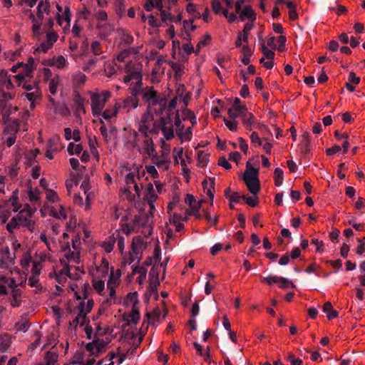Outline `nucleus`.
I'll use <instances>...</instances> for the list:
<instances>
[{
  "instance_id": "f257e3e1",
  "label": "nucleus",
  "mask_w": 365,
  "mask_h": 365,
  "mask_svg": "<svg viewBox=\"0 0 365 365\" xmlns=\"http://www.w3.org/2000/svg\"><path fill=\"white\" fill-rule=\"evenodd\" d=\"M125 133L123 136L124 147L130 150H135L143 157L146 153L152 151L154 145L152 138L149 135L140 133L134 129H125Z\"/></svg>"
},
{
  "instance_id": "f03ea898",
  "label": "nucleus",
  "mask_w": 365,
  "mask_h": 365,
  "mask_svg": "<svg viewBox=\"0 0 365 365\" xmlns=\"http://www.w3.org/2000/svg\"><path fill=\"white\" fill-rule=\"evenodd\" d=\"M36 211V207H31L30 205L25 204L24 208L6 224V230L9 232H14L16 230L23 227L33 232L35 229L34 214Z\"/></svg>"
},
{
  "instance_id": "7ed1b4c3",
  "label": "nucleus",
  "mask_w": 365,
  "mask_h": 365,
  "mask_svg": "<svg viewBox=\"0 0 365 365\" xmlns=\"http://www.w3.org/2000/svg\"><path fill=\"white\" fill-rule=\"evenodd\" d=\"M50 14V2L48 0L41 1L37 6V14L35 16L33 13L30 14L29 18L33 22L31 28L34 37L40 36L41 21L44 19L45 15L48 16Z\"/></svg>"
},
{
  "instance_id": "20e7f679",
  "label": "nucleus",
  "mask_w": 365,
  "mask_h": 365,
  "mask_svg": "<svg viewBox=\"0 0 365 365\" xmlns=\"http://www.w3.org/2000/svg\"><path fill=\"white\" fill-rule=\"evenodd\" d=\"M126 75L123 78V82L128 83L130 81V85L138 86L141 88L143 77L141 74V65L136 61H129L125 67Z\"/></svg>"
},
{
  "instance_id": "39448f33",
  "label": "nucleus",
  "mask_w": 365,
  "mask_h": 365,
  "mask_svg": "<svg viewBox=\"0 0 365 365\" xmlns=\"http://www.w3.org/2000/svg\"><path fill=\"white\" fill-rule=\"evenodd\" d=\"M93 306V299H88L86 302H80L76 307L77 315L69 322L71 327L76 328L87 324L88 322L87 314L92 310Z\"/></svg>"
},
{
  "instance_id": "423d86ee",
  "label": "nucleus",
  "mask_w": 365,
  "mask_h": 365,
  "mask_svg": "<svg viewBox=\"0 0 365 365\" xmlns=\"http://www.w3.org/2000/svg\"><path fill=\"white\" fill-rule=\"evenodd\" d=\"M110 96L111 93L109 91H103L101 93L90 91L91 111L94 116L101 114Z\"/></svg>"
},
{
  "instance_id": "0eeeda50",
  "label": "nucleus",
  "mask_w": 365,
  "mask_h": 365,
  "mask_svg": "<svg viewBox=\"0 0 365 365\" xmlns=\"http://www.w3.org/2000/svg\"><path fill=\"white\" fill-rule=\"evenodd\" d=\"M139 91L140 88H138V86L130 85L129 92L131 96L115 100L117 103L120 104V110L129 113L131 110L137 108L139 106V99L138 98Z\"/></svg>"
},
{
  "instance_id": "6e6552de",
  "label": "nucleus",
  "mask_w": 365,
  "mask_h": 365,
  "mask_svg": "<svg viewBox=\"0 0 365 365\" xmlns=\"http://www.w3.org/2000/svg\"><path fill=\"white\" fill-rule=\"evenodd\" d=\"M258 170L254 168H250V163H247V170L244 173L243 180L249 190L253 195H256L259 190V181L257 178Z\"/></svg>"
},
{
  "instance_id": "1a4fd4ad",
  "label": "nucleus",
  "mask_w": 365,
  "mask_h": 365,
  "mask_svg": "<svg viewBox=\"0 0 365 365\" xmlns=\"http://www.w3.org/2000/svg\"><path fill=\"white\" fill-rule=\"evenodd\" d=\"M138 130L140 133L149 135L157 132L154 123V115L148 112H145L138 120Z\"/></svg>"
},
{
  "instance_id": "9d476101",
  "label": "nucleus",
  "mask_w": 365,
  "mask_h": 365,
  "mask_svg": "<svg viewBox=\"0 0 365 365\" xmlns=\"http://www.w3.org/2000/svg\"><path fill=\"white\" fill-rule=\"evenodd\" d=\"M21 69V71L18 74L14 76L15 83H16L18 86H20L22 82L26 79H31L33 78V73L36 69L34 58L31 57L29 58L27 63H23Z\"/></svg>"
},
{
  "instance_id": "9b49d317",
  "label": "nucleus",
  "mask_w": 365,
  "mask_h": 365,
  "mask_svg": "<svg viewBox=\"0 0 365 365\" xmlns=\"http://www.w3.org/2000/svg\"><path fill=\"white\" fill-rule=\"evenodd\" d=\"M2 99H0V121L6 123L9 116L11 113L12 107L6 103V101L11 100L14 97L13 92H3Z\"/></svg>"
},
{
  "instance_id": "f8f14e48",
  "label": "nucleus",
  "mask_w": 365,
  "mask_h": 365,
  "mask_svg": "<svg viewBox=\"0 0 365 365\" xmlns=\"http://www.w3.org/2000/svg\"><path fill=\"white\" fill-rule=\"evenodd\" d=\"M15 264V255L7 246L0 247V269L9 270Z\"/></svg>"
},
{
  "instance_id": "ddd939ff",
  "label": "nucleus",
  "mask_w": 365,
  "mask_h": 365,
  "mask_svg": "<svg viewBox=\"0 0 365 365\" xmlns=\"http://www.w3.org/2000/svg\"><path fill=\"white\" fill-rule=\"evenodd\" d=\"M147 108L145 112L155 114L156 115H161L164 113L165 108V97L161 95L153 99L150 103H147Z\"/></svg>"
},
{
  "instance_id": "4468645a",
  "label": "nucleus",
  "mask_w": 365,
  "mask_h": 365,
  "mask_svg": "<svg viewBox=\"0 0 365 365\" xmlns=\"http://www.w3.org/2000/svg\"><path fill=\"white\" fill-rule=\"evenodd\" d=\"M15 79L14 76L9 74L7 70L2 69L0 71V93L3 94L5 90L10 91L14 88Z\"/></svg>"
},
{
  "instance_id": "2eb2a0df",
  "label": "nucleus",
  "mask_w": 365,
  "mask_h": 365,
  "mask_svg": "<svg viewBox=\"0 0 365 365\" xmlns=\"http://www.w3.org/2000/svg\"><path fill=\"white\" fill-rule=\"evenodd\" d=\"M107 343L103 339H97L92 342L88 343L86 346V350L91 355L98 356L106 350Z\"/></svg>"
},
{
  "instance_id": "dca6fc26",
  "label": "nucleus",
  "mask_w": 365,
  "mask_h": 365,
  "mask_svg": "<svg viewBox=\"0 0 365 365\" xmlns=\"http://www.w3.org/2000/svg\"><path fill=\"white\" fill-rule=\"evenodd\" d=\"M172 118L162 116L160 119L161 130L164 138L166 140H170L174 137V130L173 128Z\"/></svg>"
},
{
  "instance_id": "f3484780",
  "label": "nucleus",
  "mask_w": 365,
  "mask_h": 365,
  "mask_svg": "<svg viewBox=\"0 0 365 365\" xmlns=\"http://www.w3.org/2000/svg\"><path fill=\"white\" fill-rule=\"evenodd\" d=\"M44 74L48 80V91L52 95H56L58 91V87L60 84V77L58 75L48 78L51 76V72L49 68H44Z\"/></svg>"
},
{
  "instance_id": "a211bd4d",
  "label": "nucleus",
  "mask_w": 365,
  "mask_h": 365,
  "mask_svg": "<svg viewBox=\"0 0 365 365\" xmlns=\"http://www.w3.org/2000/svg\"><path fill=\"white\" fill-rule=\"evenodd\" d=\"M58 359L57 349L52 348L45 353L43 358L38 362V365H56Z\"/></svg>"
},
{
  "instance_id": "6ab92c4d",
  "label": "nucleus",
  "mask_w": 365,
  "mask_h": 365,
  "mask_svg": "<svg viewBox=\"0 0 365 365\" xmlns=\"http://www.w3.org/2000/svg\"><path fill=\"white\" fill-rule=\"evenodd\" d=\"M139 94L141 95L142 99L145 104L150 103L153 99H155L162 94L154 89L153 86H146L140 88Z\"/></svg>"
},
{
  "instance_id": "aec40b11",
  "label": "nucleus",
  "mask_w": 365,
  "mask_h": 365,
  "mask_svg": "<svg viewBox=\"0 0 365 365\" xmlns=\"http://www.w3.org/2000/svg\"><path fill=\"white\" fill-rule=\"evenodd\" d=\"M152 150L149 153H146L144 158H150L153 163L158 168L164 167V170H168V164L165 158L158 155L154 145L152 147Z\"/></svg>"
},
{
  "instance_id": "412c9836",
  "label": "nucleus",
  "mask_w": 365,
  "mask_h": 365,
  "mask_svg": "<svg viewBox=\"0 0 365 365\" xmlns=\"http://www.w3.org/2000/svg\"><path fill=\"white\" fill-rule=\"evenodd\" d=\"M28 197L31 202V207H36V209L41 205V193L40 190L37 188H32L31 186L28 187Z\"/></svg>"
},
{
  "instance_id": "4be33fe9",
  "label": "nucleus",
  "mask_w": 365,
  "mask_h": 365,
  "mask_svg": "<svg viewBox=\"0 0 365 365\" xmlns=\"http://www.w3.org/2000/svg\"><path fill=\"white\" fill-rule=\"evenodd\" d=\"M120 110V106L115 101L113 106H109L106 110H103L100 115L104 119L109 120L113 117H115Z\"/></svg>"
},
{
  "instance_id": "5701e85b",
  "label": "nucleus",
  "mask_w": 365,
  "mask_h": 365,
  "mask_svg": "<svg viewBox=\"0 0 365 365\" xmlns=\"http://www.w3.org/2000/svg\"><path fill=\"white\" fill-rule=\"evenodd\" d=\"M71 10L69 6H66L64 8V11L63 14L61 15L60 14H57V22L60 26H63V21H66V25L64 28H67L70 26L71 22Z\"/></svg>"
},
{
  "instance_id": "b1692460",
  "label": "nucleus",
  "mask_w": 365,
  "mask_h": 365,
  "mask_svg": "<svg viewBox=\"0 0 365 365\" xmlns=\"http://www.w3.org/2000/svg\"><path fill=\"white\" fill-rule=\"evenodd\" d=\"M117 34L121 43L130 45L133 42V36L128 31L124 29L120 28L117 29Z\"/></svg>"
},
{
  "instance_id": "393cba45",
  "label": "nucleus",
  "mask_w": 365,
  "mask_h": 365,
  "mask_svg": "<svg viewBox=\"0 0 365 365\" xmlns=\"http://www.w3.org/2000/svg\"><path fill=\"white\" fill-rule=\"evenodd\" d=\"M115 282L111 278L110 279H108L107 283V288L109 291V297L106 299V300L104 302V303H106L108 305H110L112 304H115L116 299H115V287H117L115 285Z\"/></svg>"
},
{
  "instance_id": "a878e982",
  "label": "nucleus",
  "mask_w": 365,
  "mask_h": 365,
  "mask_svg": "<svg viewBox=\"0 0 365 365\" xmlns=\"http://www.w3.org/2000/svg\"><path fill=\"white\" fill-rule=\"evenodd\" d=\"M204 191L207 195L211 200V205L213 202L214 192H215V178H209L208 180H204L202 182Z\"/></svg>"
},
{
  "instance_id": "bb28decb",
  "label": "nucleus",
  "mask_w": 365,
  "mask_h": 365,
  "mask_svg": "<svg viewBox=\"0 0 365 365\" xmlns=\"http://www.w3.org/2000/svg\"><path fill=\"white\" fill-rule=\"evenodd\" d=\"M24 95L27 100L30 102V108L34 109L36 107V102L41 98V89L36 88L35 91L25 92Z\"/></svg>"
},
{
  "instance_id": "cd10ccee",
  "label": "nucleus",
  "mask_w": 365,
  "mask_h": 365,
  "mask_svg": "<svg viewBox=\"0 0 365 365\" xmlns=\"http://www.w3.org/2000/svg\"><path fill=\"white\" fill-rule=\"evenodd\" d=\"M97 27L99 30L100 38L103 40H106L113 31V26L106 23H98Z\"/></svg>"
},
{
  "instance_id": "c85d7f7f",
  "label": "nucleus",
  "mask_w": 365,
  "mask_h": 365,
  "mask_svg": "<svg viewBox=\"0 0 365 365\" xmlns=\"http://www.w3.org/2000/svg\"><path fill=\"white\" fill-rule=\"evenodd\" d=\"M73 102L76 107V112L80 115L81 114L86 113L84 107L85 99L79 94H75L73 97Z\"/></svg>"
},
{
  "instance_id": "c756f323",
  "label": "nucleus",
  "mask_w": 365,
  "mask_h": 365,
  "mask_svg": "<svg viewBox=\"0 0 365 365\" xmlns=\"http://www.w3.org/2000/svg\"><path fill=\"white\" fill-rule=\"evenodd\" d=\"M240 19L241 21H244L247 19L251 21H254L256 19V15L252 7L249 5H246L240 14Z\"/></svg>"
},
{
  "instance_id": "7c9ffc66",
  "label": "nucleus",
  "mask_w": 365,
  "mask_h": 365,
  "mask_svg": "<svg viewBox=\"0 0 365 365\" xmlns=\"http://www.w3.org/2000/svg\"><path fill=\"white\" fill-rule=\"evenodd\" d=\"M73 85L76 88L83 86L86 81V76L81 71H76L71 76Z\"/></svg>"
},
{
  "instance_id": "2f4dec72",
  "label": "nucleus",
  "mask_w": 365,
  "mask_h": 365,
  "mask_svg": "<svg viewBox=\"0 0 365 365\" xmlns=\"http://www.w3.org/2000/svg\"><path fill=\"white\" fill-rule=\"evenodd\" d=\"M11 344V336L7 334H0V352H5Z\"/></svg>"
},
{
  "instance_id": "473e14b6",
  "label": "nucleus",
  "mask_w": 365,
  "mask_h": 365,
  "mask_svg": "<svg viewBox=\"0 0 365 365\" xmlns=\"http://www.w3.org/2000/svg\"><path fill=\"white\" fill-rule=\"evenodd\" d=\"M51 215L59 220H66L67 215L65 209L59 205L56 207H53L51 210Z\"/></svg>"
},
{
  "instance_id": "72a5a7b5",
  "label": "nucleus",
  "mask_w": 365,
  "mask_h": 365,
  "mask_svg": "<svg viewBox=\"0 0 365 365\" xmlns=\"http://www.w3.org/2000/svg\"><path fill=\"white\" fill-rule=\"evenodd\" d=\"M140 319V313L137 306L133 307L131 311L128 314L126 318V321L128 324H136Z\"/></svg>"
},
{
  "instance_id": "f704fd0d",
  "label": "nucleus",
  "mask_w": 365,
  "mask_h": 365,
  "mask_svg": "<svg viewBox=\"0 0 365 365\" xmlns=\"http://www.w3.org/2000/svg\"><path fill=\"white\" fill-rule=\"evenodd\" d=\"M39 153L40 150L38 148H35L28 152L25 157L26 160V164L29 166L36 165L35 163H37L36 158Z\"/></svg>"
},
{
  "instance_id": "c9c22d12",
  "label": "nucleus",
  "mask_w": 365,
  "mask_h": 365,
  "mask_svg": "<svg viewBox=\"0 0 365 365\" xmlns=\"http://www.w3.org/2000/svg\"><path fill=\"white\" fill-rule=\"evenodd\" d=\"M11 305L13 307H18L21 305V291L19 289L14 288L11 291Z\"/></svg>"
},
{
  "instance_id": "e433bc0d",
  "label": "nucleus",
  "mask_w": 365,
  "mask_h": 365,
  "mask_svg": "<svg viewBox=\"0 0 365 365\" xmlns=\"http://www.w3.org/2000/svg\"><path fill=\"white\" fill-rule=\"evenodd\" d=\"M27 284L31 287H34L36 293L41 292L43 287L39 283V279L37 276H30L27 279Z\"/></svg>"
},
{
  "instance_id": "4c0bfd02",
  "label": "nucleus",
  "mask_w": 365,
  "mask_h": 365,
  "mask_svg": "<svg viewBox=\"0 0 365 365\" xmlns=\"http://www.w3.org/2000/svg\"><path fill=\"white\" fill-rule=\"evenodd\" d=\"M50 259L51 255L49 252L46 251H38L35 255L34 261L39 262L40 264H43V262H48Z\"/></svg>"
},
{
  "instance_id": "58836bf2",
  "label": "nucleus",
  "mask_w": 365,
  "mask_h": 365,
  "mask_svg": "<svg viewBox=\"0 0 365 365\" xmlns=\"http://www.w3.org/2000/svg\"><path fill=\"white\" fill-rule=\"evenodd\" d=\"M176 104L177 102L175 99L171 100L168 104L167 99L165 98V108L164 113H165L166 117L173 118V115L175 114V108Z\"/></svg>"
},
{
  "instance_id": "ea45409f",
  "label": "nucleus",
  "mask_w": 365,
  "mask_h": 365,
  "mask_svg": "<svg viewBox=\"0 0 365 365\" xmlns=\"http://www.w3.org/2000/svg\"><path fill=\"white\" fill-rule=\"evenodd\" d=\"M242 123L247 129L249 130H252V126L254 124L255 118L251 113H247V110L242 115Z\"/></svg>"
},
{
  "instance_id": "a19ab883",
  "label": "nucleus",
  "mask_w": 365,
  "mask_h": 365,
  "mask_svg": "<svg viewBox=\"0 0 365 365\" xmlns=\"http://www.w3.org/2000/svg\"><path fill=\"white\" fill-rule=\"evenodd\" d=\"M170 65L175 72V78L177 79L180 78L184 73V65L179 62H172Z\"/></svg>"
},
{
  "instance_id": "79ce46f5",
  "label": "nucleus",
  "mask_w": 365,
  "mask_h": 365,
  "mask_svg": "<svg viewBox=\"0 0 365 365\" xmlns=\"http://www.w3.org/2000/svg\"><path fill=\"white\" fill-rule=\"evenodd\" d=\"M322 308L323 311L327 314V317L329 319H331L337 317V312L333 309L331 302H325Z\"/></svg>"
},
{
  "instance_id": "37998d69",
  "label": "nucleus",
  "mask_w": 365,
  "mask_h": 365,
  "mask_svg": "<svg viewBox=\"0 0 365 365\" xmlns=\"http://www.w3.org/2000/svg\"><path fill=\"white\" fill-rule=\"evenodd\" d=\"M81 187L83 190L84 195H86L85 210H88L91 207V198H90L91 193L88 192V190H89L88 182H86V180H84L82 182Z\"/></svg>"
},
{
  "instance_id": "c03bdc74",
  "label": "nucleus",
  "mask_w": 365,
  "mask_h": 365,
  "mask_svg": "<svg viewBox=\"0 0 365 365\" xmlns=\"http://www.w3.org/2000/svg\"><path fill=\"white\" fill-rule=\"evenodd\" d=\"M242 63L245 65H248L250 62V57L252 55V51L248 46H244L242 47Z\"/></svg>"
},
{
  "instance_id": "a18cd8bd",
  "label": "nucleus",
  "mask_w": 365,
  "mask_h": 365,
  "mask_svg": "<svg viewBox=\"0 0 365 365\" xmlns=\"http://www.w3.org/2000/svg\"><path fill=\"white\" fill-rule=\"evenodd\" d=\"M30 80L31 79H26L21 85L26 92L35 91L36 88H40L36 81H31Z\"/></svg>"
},
{
  "instance_id": "49530a36",
  "label": "nucleus",
  "mask_w": 365,
  "mask_h": 365,
  "mask_svg": "<svg viewBox=\"0 0 365 365\" xmlns=\"http://www.w3.org/2000/svg\"><path fill=\"white\" fill-rule=\"evenodd\" d=\"M146 200L148 202H155L158 195L155 194L153 185L151 183H148L146 187Z\"/></svg>"
},
{
  "instance_id": "de8ad7c7",
  "label": "nucleus",
  "mask_w": 365,
  "mask_h": 365,
  "mask_svg": "<svg viewBox=\"0 0 365 365\" xmlns=\"http://www.w3.org/2000/svg\"><path fill=\"white\" fill-rule=\"evenodd\" d=\"M274 180L276 186L282 185L284 180V172L280 168H275L274 171Z\"/></svg>"
},
{
  "instance_id": "09e8293b",
  "label": "nucleus",
  "mask_w": 365,
  "mask_h": 365,
  "mask_svg": "<svg viewBox=\"0 0 365 365\" xmlns=\"http://www.w3.org/2000/svg\"><path fill=\"white\" fill-rule=\"evenodd\" d=\"M68 152L70 155H80L83 151V146L81 144H74L73 143H70L67 148Z\"/></svg>"
},
{
  "instance_id": "8fccbe9b",
  "label": "nucleus",
  "mask_w": 365,
  "mask_h": 365,
  "mask_svg": "<svg viewBox=\"0 0 365 365\" xmlns=\"http://www.w3.org/2000/svg\"><path fill=\"white\" fill-rule=\"evenodd\" d=\"M88 145H89L91 153L94 156L98 158L99 157V153H98V151L97 150L98 141H97V139H96V138L95 136L89 137V138H88Z\"/></svg>"
},
{
  "instance_id": "3c124183",
  "label": "nucleus",
  "mask_w": 365,
  "mask_h": 365,
  "mask_svg": "<svg viewBox=\"0 0 365 365\" xmlns=\"http://www.w3.org/2000/svg\"><path fill=\"white\" fill-rule=\"evenodd\" d=\"M92 286L93 289L101 295H103V292L105 289V282L101 279H93L92 281Z\"/></svg>"
},
{
  "instance_id": "603ef678",
  "label": "nucleus",
  "mask_w": 365,
  "mask_h": 365,
  "mask_svg": "<svg viewBox=\"0 0 365 365\" xmlns=\"http://www.w3.org/2000/svg\"><path fill=\"white\" fill-rule=\"evenodd\" d=\"M18 191H14L12 196L9 199V202L13 207V210L17 212L21 207V205L19 202V197L17 196Z\"/></svg>"
},
{
  "instance_id": "864d4df0",
  "label": "nucleus",
  "mask_w": 365,
  "mask_h": 365,
  "mask_svg": "<svg viewBox=\"0 0 365 365\" xmlns=\"http://www.w3.org/2000/svg\"><path fill=\"white\" fill-rule=\"evenodd\" d=\"M136 182L135 181V175L133 173H129L125 176V184L126 188L125 190L130 191L132 190V186Z\"/></svg>"
},
{
  "instance_id": "5fc2aeb1",
  "label": "nucleus",
  "mask_w": 365,
  "mask_h": 365,
  "mask_svg": "<svg viewBox=\"0 0 365 365\" xmlns=\"http://www.w3.org/2000/svg\"><path fill=\"white\" fill-rule=\"evenodd\" d=\"M143 239L140 237L137 236L133 237V242H132V249L135 252H138L143 247Z\"/></svg>"
},
{
  "instance_id": "6e6d98bb",
  "label": "nucleus",
  "mask_w": 365,
  "mask_h": 365,
  "mask_svg": "<svg viewBox=\"0 0 365 365\" xmlns=\"http://www.w3.org/2000/svg\"><path fill=\"white\" fill-rule=\"evenodd\" d=\"M98 61V58L96 57H93L90 58L82 67L84 71H90L93 70L97 65Z\"/></svg>"
},
{
  "instance_id": "4d7b16f0",
  "label": "nucleus",
  "mask_w": 365,
  "mask_h": 365,
  "mask_svg": "<svg viewBox=\"0 0 365 365\" xmlns=\"http://www.w3.org/2000/svg\"><path fill=\"white\" fill-rule=\"evenodd\" d=\"M262 52L263 53L264 56L269 60H273L274 58V52L273 51L274 49H269L265 46L264 40L262 39Z\"/></svg>"
},
{
  "instance_id": "13d9d810",
  "label": "nucleus",
  "mask_w": 365,
  "mask_h": 365,
  "mask_svg": "<svg viewBox=\"0 0 365 365\" xmlns=\"http://www.w3.org/2000/svg\"><path fill=\"white\" fill-rule=\"evenodd\" d=\"M104 71L106 76L108 77H111L116 73V70L115 68V65L113 62H106L104 66Z\"/></svg>"
},
{
  "instance_id": "bf43d9fd",
  "label": "nucleus",
  "mask_w": 365,
  "mask_h": 365,
  "mask_svg": "<svg viewBox=\"0 0 365 365\" xmlns=\"http://www.w3.org/2000/svg\"><path fill=\"white\" fill-rule=\"evenodd\" d=\"M130 226L134 228L135 232H138V229L140 226H143L145 222H143V219L140 216L135 215L133 219L132 222H130Z\"/></svg>"
},
{
  "instance_id": "052dcab7",
  "label": "nucleus",
  "mask_w": 365,
  "mask_h": 365,
  "mask_svg": "<svg viewBox=\"0 0 365 365\" xmlns=\"http://www.w3.org/2000/svg\"><path fill=\"white\" fill-rule=\"evenodd\" d=\"M242 199L245 200L246 203L252 207H256L259 202L257 195L253 196H247L242 195Z\"/></svg>"
},
{
  "instance_id": "680f3d73",
  "label": "nucleus",
  "mask_w": 365,
  "mask_h": 365,
  "mask_svg": "<svg viewBox=\"0 0 365 365\" xmlns=\"http://www.w3.org/2000/svg\"><path fill=\"white\" fill-rule=\"evenodd\" d=\"M68 61L63 56H58L53 62V66L59 69H63L67 66Z\"/></svg>"
},
{
  "instance_id": "e2e57ef3",
  "label": "nucleus",
  "mask_w": 365,
  "mask_h": 365,
  "mask_svg": "<svg viewBox=\"0 0 365 365\" xmlns=\"http://www.w3.org/2000/svg\"><path fill=\"white\" fill-rule=\"evenodd\" d=\"M109 263L106 258L101 259V263L98 267V271L101 272L103 276H106L108 273Z\"/></svg>"
},
{
  "instance_id": "0e129e2a",
  "label": "nucleus",
  "mask_w": 365,
  "mask_h": 365,
  "mask_svg": "<svg viewBox=\"0 0 365 365\" xmlns=\"http://www.w3.org/2000/svg\"><path fill=\"white\" fill-rule=\"evenodd\" d=\"M197 160L199 165L204 167L208 163V156L203 151L200 150L197 153Z\"/></svg>"
},
{
  "instance_id": "69168bd1",
  "label": "nucleus",
  "mask_w": 365,
  "mask_h": 365,
  "mask_svg": "<svg viewBox=\"0 0 365 365\" xmlns=\"http://www.w3.org/2000/svg\"><path fill=\"white\" fill-rule=\"evenodd\" d=\"M66 259L68 262H73L76 263L79 262L80 258V252L79 251L74 250L73 252H70L65 255Z\"/></svg>"
},
{
  "instance_id": "338daca9",
  "label": "nucleus",
  "mask_w": 365,
  "mask_h": 365,
  "mask_svg": "<svg viewBox=\"0 0 365 365\" xmlns=\"http://www.w3.org/2000/svg\"><path fill=\"white\" fill-rule=\"evenodd\" d=\"M21 55V49H17L15 51H9L4 52V58L9 61H14L18 56Z\"/></svg>"
},
{
  "instance_id": "774afa93",
  "label": "nucleus",
  "mask_w": 365,
  "mask_h": 365,
  "mask_svg": "<svg viewBox=\"0 0 365 365\" xmlns=\"http://www.w3.org/2000/svg\"><path fill=\"white\" fill-rule=\"evenodd\" d=\"M91 48L95 56H98L103 53L101 45L98 41L91 43Z\"/></svg>"
}]
</instances>
